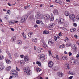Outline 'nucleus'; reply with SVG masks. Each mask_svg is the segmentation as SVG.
Wrapping results in <instances>:
<instances>
[{"instance_id": "obj_1", "label": "nucleus", "mask_w": 79, "mask_h": 79, "mask_svg": "<svg viewBox=\"0 0 79 79\" xmlns=\"http://www.w3.org/2000/svg\"><path fill=\"white\" fill-rule=\"evenodd\" d=\"M24 72L25 73H27V75L28 76H30L31 75V73L32 72L31 70H30V69L28 67H25L24 68Z\"/></svg>"}, {"instance_id": "obj_2", "label": "nucleus", "mask_w": 79, "mask_h": 79, "mask_svg": "<svg viewBox=\"0 0 79 79\" xmlns=\"http://www.w3.org/2000/svg\"><path fill=\"white\" fill-rule=\"evenodd\" d=\"M11 72V73L14 75L15 77H18V73L17 71L14 70H12Z\"/></svg>"}, {"instance_id": "obj_3", "label": "nucleus", "mask_w": 79, "mask_h": 79, "mask_svg": "<svg viewBox=\"0 0 79 79\" xmlns=\"http://www.w3.org/2000/svg\"><path fill=\"white\" fill-rule=\"evenodd\" d=\"M38 57L41 61H44L45 59V56L44 54H40Z\"/></svg>"}, {"instance_id": "obj_4", "label": "nucleus", "mask_w": 79, "mask_h": 79, "mask_svg": "<svg viewBox=\"0 0 79 79\" xmlns=\"http://www.w3.org/2000/svg\"><path fill=\"white\" fill-rule=\"evenodd\" d=\"M28 17V16H27L26 15H25L22 16L21 18V20L20 21L21 23H24V21H25L27 18Z\"/></svg>"}, {"instance_id": "obj_5", "label": "nucleus", "mask_w": 79, "mask_h": 79, "mask_svg": "<svg viewBox=\"0 0 79 79\" xmlns=\"http://www.w3.org/2000/svg\"><path fill=\"white\" fill-rule=\"evenodd\" d=\"M35 17L37 19H43L44 18V15L43 14H37Z\"/></svg>"}, {"instance_id": "obj_6", "label": "nucleus", "mask_w": 79, "mask_h": 79, "mask_svg": "<svg viewBox=\"0 0 79 79\" xmlns=\"http://www.w3.org/2000/svg\"><path fill=\"white\" fill-rule=\"evenodd\" d=\"M54 26H55V23H54L50 24L48 25V28L50 30H53V27Z\"/></svg>"}, {"instance_id": "obj_7", "label": "nucleus", "mask_w": 79, "mask_h": 79, "mask_svg": "<svg viewBox=\"0 0 79 79\" xmlns=\"http://www.w3.org/2000/svg\"><path fill=\"white\" fill-rule=\"evenodd\" d=\"M69 18L70 20H73L74 21L75 15L74 14H71L69 16Z\"/></svg>"}, {"instance_id": "obj_8", "label": "nucleus", "mask_w": 79, "mask_h": 79, "mask_svg": "<svg viewBox=\"0 0 79 79\" xmlns=\"http://www.w3.org/2000/svg\"><path fill=\"white\" fill-rule=\"evenodd\" d=\"M48 44H51V45H53L54 44L55 42V41L54 40L52 39H51L49 40L48 41Z\"/></svg>"}, {"instance_id": "obj_9", "label": "nucleus", "mask_w": 79, "mask_h": 79, "mask_svg": "<svg viewBox=\"0 0 79 79\" xmlns=\"http://www.w3.org/2000/svg\"><path fill=\"white\" fill-rule=\"evenodd\" d=\"M58 23L60 24H63L64 23V20L63 19H59Z\"/></svg>"}, {"instance_id": "obj_10", "label": "nucleus", "mask_w": 79, "mask_h": 79, "mask_svg": "<svg viewBox=\"0 0 79 79\" xmlns=\"http://www.w3.org/2000/svg\"><path fill=\"white\" fill-rule=\"evenodd\" d=\"M50 18V15L48 14H46L44 15V19L45 20H48V19H49Z\"/></svg>"}, {"instance_id": "obj_11", "label": "nucleus", "mask_w": 79, "mask_h": 79, "mask_svg": "<svg viewBox=\"0 0 79 79\" xmlns=\"http://www.w3.org/2000/svg\"><path fill=\"white\" fill-rule=\"evenodd\" d=\"M71 60V63H73V64H74L76 63V60H75L73 58L71 57L70 58Z\"/></svg>"}, {"instance_id": "obj_12", "label": "nucleus", "mask_w": 79, "mask_h": 79, "mask_svg": "<svg viewBox=\"0 0 79 79\" xmlns=\"http://www.w3.org/2000/svg\"><path fill=\"white\" fill-rule=\"evenodd\" d=\"M53 62H49L48 63L49 67V68H52L53 66Z\"/></svg>"}, {"instance_id": "obj_13", "label": "nucleus", "mask_w": 79, "mask_h": 79, "mask_svg": "<svg viewBox=\"0 0 79 79\" xmlns=\"http://www.w3.org/2000/svg\"><path fill=\"white\" fill-rule=\"evenodd\" d=\"M53 13L54 15H58V11L57 9H54L53 10Z\"/></svg>"}, {"instance_id": "obj_14", "label": "nucleus", "mask_w": 79, "mask_h": 79, "mask_svg": "<svg viewBox=\"0 0 79 79\" xmlns=\"http://www.w3.org/2000/svg\"><path fill=\"white\" fill-rule=\"evenodd\" d=\"M59 47L60 48H64L65 47V45L64 44H61L59 45Z\"/></svg>"}, {"instance_id": "obj_15", "label": "nucleus", "mask_w": 79, "mask_h": 79, "mask_svg": "<svg viewBox=\"0 0 79 79\" xmlns=\"http://www.w3.org/2000/svg\"><path fill=\"white\" fill-rule=\"evenodd\" d=\"M57 74L59 77H61L62 76H63V73L61 72H59L57 73Z\"/></svg>"}, {"instance_id": "obj_16", "label": "nucleus", "mask_w": 79, "mask_h": 79, "mask_svg": "<svg viewBox=\"0 0 79 79\" xmlns=\"http://www.w3.org/2000/svg\"><path fill=\"white\" fill-rule=\"evenodd\" d=\"M20 65L23 66L25 64V62L23 60H21L20 61Z\"/></svg>"}, {"instance_id": "obj_17", "label": "nucleus", "mask_w": 79, "mask_h": 79, "mask_svg": "<svg viewBox=\"0 0 79 79\" xmlns=\"http://www.w3.org/2000/svg\"><path fill=\"white\" fill-rule=\"evenodd\" d=\"M24 60L25 61H29V57L27 56H25Z\"/></svg>"}, {"instance_id": "obj_18", "label": "nucleus", "mask_w": 79, "mask_h": 79, "mask_svg": "<svg viewBox=\"0 0 79 79\" xmlns=\"http://www.w3.org/2000/svg\"><path fill=\"white\" fill-rule=\"evenodd\" d=\"M16 39V37L15 36H14L12 37V39H11V42H15Z\"/></svg>"}, {"instance_id": "obj_19", "label": "nucleus", "mask_w": 79, "mask_h": 79, "mask_svg": "<svg viewBox=\"0 0 79 79\" xmlns=\"http://www.w3.org/2000/svg\"><path fill=\"white\" fill-rule=\"evenodd\" d=\"M57 27L58 29H62V30H64V31H65L66 30V29L64 27H60L58 26Z\"/></svg>"}, {"instance_id": "obj_20", "label": "nucleus", "mask_w": 79, "mask_h": 79, "mask_svg": "<svg viewBox=\"0 0 79 79\" xmlns=\"http://www.w3.org/2000/svg\"><path fill=\"white\" fill-rule=\"evenodd\" d=\"M32 40L33 42H37V38H34L32 39Z\"/></svg>"}, {"instance_id": "obj_21", "label": "nucleus", "mask_w": 79, "mask_h": 79, "mask_svg": "<svg viewBox=\"0 0 79 79\" xmlns=\"http://www.w3.org/2000/svg\"><path fill=\"white\" fill-rule=\"evenodd\" d=\"M5 61H6V62L8 64H10V63H11V61L10 60L8 59H6L5 60Z\"/></svg>"}, {"instance_id": "obj_22", "label": "nucleus", "mask_w": 79, "mask_h": 79, "mask_svg": "<svg viewBox=\"0 0 79 79\" xmlns=\"http://www.w3.org/2000/svg\"><path fill=\"white\" fill-rule=\"evenodd\" d=\"M17 44H19V45H21V44H22V41L20 40H17Z\"/></svg>"}, {"instance_id": "obj_23", "label": "nucleus", "mask_w": 79, "mask_h": 79, "mask_svg": "<svg viewBox=\"0 0 79 79\" xmlns=\"http://www.w3.org/2000/svg\"><path fill=\"white\" fill-rule=\"evenodd\" d=\"M30 19L31 20H33L34 19V15H31L30 16Z\"/></svg>"}, {"instance_id": "obj_24", "label": "nucleus", "mask_w": 79, "mask_h": 79, "mask_svg": "<svg viewBox=\"0 0 79 79\" xmlns=\"http://www.w3.org/2000/svg\"><path fill=\"white\" fill-rule=\"evenodd\" d=\"M69 12L68 11H66L65 12V16H69Z\"/></svg>"}, {"instance_id": "obj_25", "label": "nucleus", "mask_w": 79, "mask_h": 79, "mask_svg": "<svg viewBox=\"0 0 79 79\" xmlns=\"http://www.w3.org/2000/svg\"><path fill=\"white\" fill-rule=\"evenodd\" d=\"M49 33V31L47 30L44 31L43 32V34H47Z\"/></svg>"}, {"instance_id": "obj_26", "label": "nucleus", "mask_w": 79, "mask_h": 79, "mask_svg": "<svg viewBox=\"0 0 79 79\" xmlns=\"http://www.w3.org/2000/svg\"><path fill=\"white\" fill-rule=\"evenodd\" d=\"M5 68V67L3 66V65H0V71H1V70H3V69Z\"/></svg>"}, {"instance_id": "obj_27", "label": "nucleus", "mask_w": 79, "mask_h": 79, "mask_svg": "<svg viewBox=\"0 0 79 79\" xmlns=\"http://www.w3.org/2000/svg\"><path fill=\"white\" fill-rule=\"evenodd\" d=\"M22 35L23 36V38L24 39H26V35L24 34V32H23L22 33Z\"/></svg>"}, {"instance_id": "obj_28", "label": "nucleus", "mask_w": 79, "mask_h": 79, "mask_svg": "<svg viewBox=\"0 0 79 79\" xmlns=\"http://www.w3.org/2000/svg\"><path fill=\"white\" fill-rule=\"evenodd\" d=\"M36 64H37L38 66H39L40 67L42 65V64L41 63V62L39 61H37L36 62Z\"/></svg>"}, {"instance_id": "obj_29", "label": "nucleus", "mask_w": 79, "mask_h": 79, "mask_svg": "<svg viewBox=\"0 0 79 79\" xmlns=\"http://www.w3.org/2000/svg\"><path fill=\"white\" fill-rule=\"evenodd\" d=\"M76 30V29L73 28H71L70 31L71 32H74V31Z\"/></svg>"}, {"instance_id": "obj_30", "label": "nucleus", "mask_w": 79, "mask_h": 79, "mask_svg": "<svg viewBox=\"0 0 79 79\" xmlns=\"http://www.w3.org/2000/svg\"><path fill=\"white\" fill-rule=\"evenodd\" d=\"M69 74H70L72 75H74V72L73 71H69Z\"/></svg>"}, {"instance_id": "obj_31", "label": "nucleus", "mask_w": 79, "mask_h": 79, "mask_svg": "<svg viewBox=\"0 0 79 79\" xmlns=\"http://www.w3.org/2000/svg\"><path fill=\"white\" fill-rule=\"evenodd\" d=\"M72 48H73L74 50H75V49H76V48H77V45L73 44V45Z\"/></svg>"}, {"instance_id": "obj_32", "label": "nucleus", "mask_w": 79, "mask_h": 79, "mask_svg": "<svg viewBox=\"0 0 79 79\" xmlns=\"http://www.w3.org/2000/svg\"><path fill=\"white\" fill-rule=\"evenodd\" d=\"M68 25H69V23L67 22H65L64 24V26L66 27H67V26H68Z\"/></svg>"}, {"instance_id": "obj_33", "label": "nucleus", "mask_w": 79, "mask_h": 79, "mask_svg": "<svg viewBox=\"0 0 79 79\" xmlns=\"http://www.w3.org/2000/svg\"><path fill=\"white\" fill-rule=\"evenodd\" d=\"M52 69L53 70H55V71H57L58 70V68L57 67H53Z\"/></svg>"}, {"instance_id": "obj_34", "label": "nucleus", "mask_w": 79, "mask_h": 79, "mask_svg": "<svg viewBox=\"0 0 79 79\" xmlns=\"http://www.w3.org/2000/svg\"><path fill=\"white\" fill-rule=\"evenodd\" d=\"M65 67L66 68H67V69H69V64H66Z\"/></svg>"}, {"instance_id": "obj_35", "label": "nucleus", "mask_w": 79, "mask_h": 79, "mask_svg": "<svg viewBox=\"0 0 79 79\" xmlns=\"http://www.w3.org/2000/svg\"><path fill=\"white\" fill-rule=\"evenodd\" d=\"M42 42H43V44H44V45H43V47L44 48H45L47 47V45L45 44V42H44V41H42Z\"/></svg>"}, {"instance_id": "obj_36", "label": "nucleus", "mask_w": 79, "mask_h": 79, "mask_svg": "<svg viewBox=\"0 0 79 79\" xmlns=\"http://www.w3.org/2000/svg\"><path fill=\"white\" fill-rule=\"evenodd\" d=\"M62 59H63V60H67V57H66V56H64L62 57Z\"/></svg>"}, {"instance_id": "obj_37", "label": "nucleus", "mask_w": 79, "mask_h": 79, "mask_svg": "<svg viewBox=\"0 0 79 79\" xmlns=\"http://www.w3.org/2000/svg\"><path fill=\"white\" fill-rule=\"evenodd\" d=\"M79 15H78L76 16L75 20L76 21H79Z\"/></svg>"}, {"instance_id": "obj_38", "label": "nucleus", "mask_w": 79, "mask_h": 79, "mask_svg": "<svg viewBox=\"0 0 79 79\" xmlns=\"http://www.w3.org/2000/svg\"><path fill=\"white\" fill-rule=\"evenodd\" d=\"M64 41H65V42H68V41H69V38H68V37H66Z\"/></svg>"}, {"instance_id": "obj_39", "label": "nucleus", "mask_w": 79, "mask_h": 79, "mask_svg": "<svg viewBox=\"0 0 79 79\" xmlns=\"http://www.w3.org/2000/svg\"><path fill=\"white\" fill-rule=\"evenodd\" d=\"M9 24L10 25H11L12 24H14V22H13V21H11L9 22Z\"/></svg>"}, {"instance_id": "obj_40", "label": "nucleus", "mask_w": 79, "mask_h": 79, "mask_svg": "<svg viewBox=\"0 0 79 79\" xmlns=\"http://www.w3.org/2000/svg\"><path fill=\"white\" fill-rule=\"evenodd\" d=\"M50 21H53L54 19V18L53 17H50L49 18Z\"/></svg>"}, {"instance_id": "obj_41", "label": "nucleus", "mask_w": 79, "mask_h": 79, "mask_svg": "<svg viewBox=\"0 0 79 79\" xmlns=\"http://www.w3.org/2000/svg\"><path fill=\"white\" fill-rule=\"evenodd\" d=\"M33 34V33H29L28 34V36L29 37H31V35H32V34Z\"/></svg>"}, {"instance_id": "obj_42", "label": "nucleus", "mask_w": 79, "mask_h": 79, "mask_svg": "<svg viewBox=\"0 0 79 79\" xmlns=\"http://www.w3.org/2000/svg\"><path fill=\"white\" fill-rule=\"evenodd\" d=\"M11 69V67L10 66H8L7 68V71H10Z\"/></svg>"}, {"instance_id": "obj_43", "label": "nucleus", "mask_w": 79, "mask_h": 79, "mask_svg": "<svg viewBox=\"0 0 79 79\" xmlns=\"http://www.w3.org/2000/svg\"><path fill=\"white\" fill-rule=\"evenodd\" d=\"M66 47H69L71 46V43L67 44L66 45Z\"/></svg>"}, {"instance_id": "obj_44", "label": "nucleus", "mask_w": 79, "mask_h": 79, "mask_svg": "<svg viewBox=\"0 0 79 79\" xmlns=\"http://www.w3.org/2000/svg\"><path fill=\"white\" fill-rule=\"evenodd\" d=\"M5 19H6L7 20L8 19V15H6L5 16Z\"/></svg>"}, {"instance_id": "obj_45", "label": "nucleus", "mask_w": 79, "mask_h": 79, "mask_svg": "<svg viewBox=\"0 0 79 79\" xmlns=\"http://www.w3.org/2000/svg\"><path fill=\"white\" fill-rule=\"evenodd\" d=\"M4 58L3 56H0V60H2Z\"/></svg>"}, {"instance_id": "obj_46", "label": "nucleus", "mask_w": 79, "mask_h": 79, "mask_svg": "<svg viewBox=\"0 0 79 79\" xmlns=\"http://www.w3.org/2000/svg\"><path fill=\"white\" fill-rule=\"evenodd\" d=\"M37 71L38 72V73H39L40 71L41 70V69H40V68H38L36 69Z\"/></svg>"}, {"instance_id": "obj_47", "label": "nucleus", "mask_w": 79, "mask_h": 79, "mask_svg": "<svg viewBox=\"0 0 79 79\" xmlns=\"http://www.w3.org/2000/svg\"><path fill=\"white\" fill-rule=\"evenodd\" d=\"M63 34V33L60 32L59 33V36L60 37H61V36H62V35Z\"/></svg>"}, {"instance_id": "obj_48", "label": "nucleus", "mask_w": 79, "mask_h": 79, "mask_svg": "<svg viewBox=\"0 0 79 79\" xmlns=\"http://www.w3.org/2000/svg\"><path fill=\"white\" fill-rule=\"evenodd\" d=\"M15 58H18V57L19 55H18V54L16 53L15 54Z\"/></svg>"}, {"instance_id": "obj_49", "label": "nucleus", "mask_w": 79, "mask_h": 79, "mask_svg": "<svg viewBox=\"0 0 79 79\" xmlns=\"http://www.w3.org/2000/svg\"><path fill=\"white\" fill-rule=\"evenodd\" d=\"M36 23L37 24H40V21L37 20L36 21Z\"/></svg>"}, {"instance_id": "obj_50", "label": "nucleus", "mask_w": 79, "mask_h": 79, "mask_svg": "<svg viewBox=\"0 0 79 79\" xmlns=\"http://www.w3.org/2000/svg\"><path fill=\"white\" fill-rule=\"evenodd\" d=\"M56 60H59V58H58V55H56Z\"/></svg>"}, {"instance_id": "obj_51", "label": "nucleus", "mask_w": 79, "mask_h": 79, "mask_svg": "<svg viewBox=\"0 0 79 79\" xmlns=\"http://www.w3.org/2000/svg\"><path fill=\"white\" fill-rule=\"evenodd\" d=\"M20 57L21 58H24V55H20Z\"/></svg>"}, {"instance_id": "obj_52", "label": "nucleus", "mask_w": 79, "mask_h": 79, "mask_svg": "<svg viewBox=\"0 0 79 79\" xmlns=\"http://www.w3.org/2000/svg\"><path fill=\"white\" fill-rule=\"evenodd\" d=\"M48 52H49V56H50V55H52V52H51V50H49V51H48Z\"/></svg>"}, {"instance_id": "obj_53", "label": "nucleus", "mask_w": 79, "mask_h": 79, "mask_svg": "<svg viewBox=\"0 0 79 79\" xmlns=\"http://www.w3.org/2000/svg\"><path fill=\"white\" fill-rule=\"evenodd\" d=\"M16 70L17 71H20V69H19L17 67L16 68Z\"/></svg>"}, {"instance_id": "obj_54", "label": "nucleus", "mask_w": 79, "mask_h": 79, "mask_svg": "<svg viewBox=\"0 0 79 79\" xmlns=\"http://www.w3.org/2000/svg\"><path fill=\"white\" fill-rule=\"evenodd\" d=\"M7 13L8 14H9V15H10V14L11 13V11L10 10H8L7 11Z\"/></svg>"}, {"instance_id": "obj_55", "label": "nucleus", "mask_w": 79, "mask_h": 79, "mask_svg": "<svg viewBox=\"0 0 79 79\" xmlns=\"http://www.w3.org/2000/svg\"><path fill=\"white\" fill-rule=\"evenodd\" d=\"M54 39L55 41H56L57 40V37L56 36H54Z\"/></svg>"}, {"instance_id": "obj_56", "label": "nucleus", "mask_w": 79, "mask_h": 79, "mask_svg": "<svg viewBox=\"0 0 79 79\" xmlns=\"http://www.w3.org/2000/svg\"><path fill=\"white\" fill-rule=\"evenodd\" d=\"M38 27V26L37 24H35L34 26V27L35 28H36V27Z\"/></svg>"}, {"instance_id": "obj_57", "label": "nucleus", "mask_w": 79, "mask_h": 79, "mask_svg": "<svg viewBox=\"0 0 79 79\" xmlns=\"http://www.w3.org/2000/svg\"><path fill=\"white\" fill-rule=\"evenodd\" d=\"M73 26H74L76 27V26H77V24H76V23H73Z\"/></svg>"}, {"instance_id": "obj_58", "label": "nucleus", "mask_w": 79, "mask_h": 79, "mask_svg": "<svg viewBox=\"0 0 79 79\" xmlns=\"http://www.w3.org/2000/svg\"><path fill=\"white\" fill-rule=\"evenodd\" d=\"M37 52H38V53H40V50L39 49H38L37 50Z\"/></svg>"}, {"instance_id": "obj_59", "label": "nucleus", "mask_w": 79, "mask_h": 79, "mask_svg": "<svg viewBox=\"0 0 79 79\" xmlns=\"http://www.w3.org/2000/svg\"><path fill=\"white\" fill-rule=\"evenodd\" d=\"M69 56H71V55H72V53L71 52H69Z\"/></svg>"}, {"instance_id": "obj_60", "label": "nucleus", "mask_w": 79, "mask_h": 79, "mask_svg": "<svg viewBox=\"0 0 79 79\" xmlns=\"http://www.w3.org/2000/svg\"><path fill=\"white\" fill-rule=\"evenodd\" d=\"M66 1L68 3H70L71 2L70 0H66Z\"/></svg>"}, {"instance_id": "obj_61", "label": "nucleus", "mask_w": 79, "mask_h": 79, "mask_svg": "<svg viewBox=\"0 0 79 79\" xmlns=\"http://www.w3.org/2000/svg\"><path fill=\"white\" fill-rule=\"evenodd\" d=\"M34 50H36V49H37V47H36L35 46H34Z\"/></svg>"}, {"instance_id": "obj_62", "label": "nucleus", "mask_w": 79, "mask_h": 79, "mask_svg": "<svg viewBox=\"0 0 79 79\" xmlns=\"http://www.w3.org/2000/svg\"><path fill=\"white\" fill-rule=\"evenodd\" d=\"M74 37H75L76 38H77V37H78L77 35H74Z\"/></svg>"}, {"instance_id": "obj_63", "label": "nucleus", "mask_w": 79, "mask_h": 79, "mask_svg": "<svg viewBox=\"0 0 79 79\" xmlns=\"http://www.w3.org/2000/svg\"><path fill=\"white\" fill-rule=\"evenodd\" d=\"M72 78H73V76H71L70 77H69V79H72Z\"/></svg>"}, {"instance_id": "obj_64", "label": "nucleus", "mask_w": 79, "mask_h": 79, "mask_svg": "<svg viewBox=\"0 0 79 79\" xmlns=\"http://www.w3.org/2000/svg\"><path fill=\"white\" fill-rule=\"evenodd\" d=\"M13 78V76H11L10 77L9 79H11Z\"/></svg>"}]
</instances>
